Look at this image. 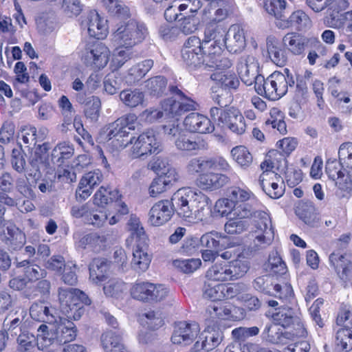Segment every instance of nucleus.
<instances>
[{"label":"nucleus","instance_id":"nucleus-8","mask_svg":"<svg viewBox=\"0 0 352 352\" xmlns=\"http://www.w3.org/2000/svg\"><path fill=\"white\" fill-rule=\"evenodd\" d=\"M254 215L258 217L259 220L255 223L256 230L252 233L254 239L251 248L256 251L265 248L270 243L273 237V230L270 217L266 212L258 211L254 212Z\"/></svg>","mask_w":352,"mask_h":352},{"label":"nucleus","instance_id":"nucleus-6","mask_svg":"<svg viewBox=\"0 0 352 352\" xmlns=\"http://www.w3.org/2000/svg\"><path fill=\"white\" fill-rule=\"evenodd\" d=\"M163 150L162 144L158 134L153 129L144 131L136 138L131 148V155L133 158H138L146 155H157Z\"/></svg>","mask_w":352,"mask_h":352},{"label":"nucleus","instance_id":"nucleus-48","mask_svg":"<svg viewBox=\"0 0 352 352\" xmlns=\"http://www.w3.org/2000/svg\"><path fill=\"white\" fill-rule=\"evenodd\" d=\"M167 80L162 76L151 78L144 82L146 91L153 96H161L166 89Z\"/></svg>","mask_w":352,"mask_h":352},{"label":"nucleus","instance_id":"nucleus-38","mask_svg":"<svg viewBox=\"0 0 352 352\" xmlns=\"http://www.w3.org/2000/svg\"><path fill=\"white\" fill-rule=\"evenodd\" d=\"M151 258L148 254L146 247L140 246L137 243L135 249L133 252L131 266L138 272H145L150 265Z\"/></svg>","mask_w":352,"mask_h":352},{"label":"nucleus","instance_id":"nucleus-44","mask_svg":"<svg viewBox=\"0 0 352 352\" xmlns=\"http://www.w3.org/2000/svg\"><path fill=\"white\" fill-rule=\"evenodd\" d=\"M206 54L201 52L190 50H182V58L184 63L190 69H194L201 65L206 67Z\"/></svg>","mask_w":352,"mask_h":352},{"label":"nucleus","instance_id":"nucleus-26","mask_svg":"<svg viewBox=\"0 0 352 352\" xmlns=\"http://www.w3.org/2000/svg\"><path fill=\"white\" fill-rule=\"evenodd\" d=\"M103 176L100 170H96L86 173L80 179L76 195L77 197L85 199L91 195L94 186L98 185Z\"/></svg>","mask_w":352,"mask_h":352},{"label":"nucleus","instance_id":"nucleus-52","mask_svg":"<svg viewBox=\"0 0 352 352\" xmlns=\"http://www.w3.org/2000/svg\"><path fill=\"white\" fill-rule=\"evenodd\" d=\"M254 89L258 95L269 100H274V87L270 75L267 78H265L262 75H259L256 78Z\"/></svg>","mask_w":352,"mask_h":352},{"label":"nucleus","instance_id":"nucleus-10","mask_svg":"<svg viewBox=\"0 0 352 352\" xmlns=\"http://www.w3.org/2000/svg\"><path fill=\"white\" fill-rule=\"evenodd\" d=\"M76 288L58 289V300L60 311L67 318L78 320L83 315L85 309L82 306L78 305V300L76 292L73 291Z\"/></svg>","mask_w":352,"mask_h":352},{"label":"nucleus","instance_id":"nucleus-21","mask_svg":"<svg viewBox=\"0 0 352 352\" xmlns=\"http://www.w3.org/2000/svg\"><path fill=\"white\" fill-rule=\"evenodd\" d=\"M284 72V73L274 72L270 74L274 87V100H278L285 96L288 91V88L294 87L295 84L294 77L289 73V69H285Z\"/></svg>","mask_w":352,"mask_h":352},{"label":"nucleus","instance_id":"nucleus-35","mask_svg":"<svg viewBox=\"0 0 352 352\" xmlns=\"http://www.w3.org/2000/svg\"><path fill=\"white\" fill-rule=\"evenodd\" d=\"M14 187V179L8 171H3L0 175V203L8 206H14L15 200L8 195Z\"/></svg>","mask_w":352,"mask_h":352},{"label":"nucleus","instance_id":"nucleus-64","mask_svg":"<svg viewBox=\"0 0 352 352\" xmlns=\"http://www.w3.org/2000/svg\"><path fill=\"white\" fill-rule=\"evenodd\" d=\"M18 350L21 352H32L37 345L36 337L30 331L17 336Z\"/></svg>","mask_w":352,"mask_h":352},{"label":"nucleus","instance_id":"nucleus-13","mask_svg":"<svg viewBox=\"0 0 352 352\" xmlns=\"http://www.w3.org/2000/svg\"><path fill=\"white\" fill-rule=\"evenodd\" d=\"M174 212L171 200H160L154 204L150 209L148 222L153 226H161L171 219Z\"/></svg>","mask_w":352,"mask_h":352},{"label":"nucleus","instance_id":"nucleus-43","mask_svg":"<svg viewBox=\"0 0 352 352\" xmlns=\"http://www.w3.org/2000/svg\"><path fill=\"white\" fill-rule=\"evenodd\" d=\"M222 339V333L219 330L204 331L199 338L200 349L206 351H211L221 343Z\"/></svg>","mask_w":352,"mask_h":352},{"label":"nucleus","instance_id":"nucleus-41","mask_svg":"<svg viewBox=\"0 0 352 352\" xmlns=\"http://www.w3.org/2000/svg\"><path fill=\"white\" fill-rule=\"evenodd\" d=\"M73 145L65 142L56 145L52 150L51 160L54 165L61 166L65 160H68L74 155Z\"/></svg>","mask_w":352,"mask_h":352},{"label":"nucleus","instance_id":"nucleus-5","mask_svg":"<svg viewBox=\"0 0 352 352\" xmlns=\"http://www.w3.org/2000/svg\"><path fill=\"white\" fill-rule=\"evenodd\" d=\"M210 116L219 126L227 127L236 134H242L245 131L244 117L233 107L228 109L210 108Z\"/></svg>","mask_w":352,"mask_h":352},{"label":"nucleus","instance_id":"nucleus-55","mask_svg":"<svg viewBox=\"0 0 352 352\" xmlns=\"http://www.w3.org/2000/svg\"><path fill=\"white\" fill-rule=\"evenodd\" d=\"M153 66V61L151 59H146L137 63L129 70L130 81L135 82L139 81L144 77Z\"/></svg>","mask_w":352,"mask_h":352},{"label":"nucleus","instance_id":"nucleus-60","mask_svg":"<svg viewBox=\"0 0 352 352\" xmlns=\"http://www.w3.org/2000/svg\"><path fill=\"white\" fill-rule=\"evenodd\" d=\"M127 230L130 232L133 239H135L136 242L144 243L146 236L140 219L135 215H131L126 224Z\"/></svg>","mask_w":352,"mask_h":352},{"label":"nucleus","instance_id":"nucleus-56","mask_svg":"<svg viewBox=\"0 0 352 352\" xmlns=\"http://www.w3.org/2000/svg\"><path fill=\"white\" fill-rule=\"evenodd\" d=\"M247 217H233L229 218L224 225V230L228 234H240L247 230L248 223L244 219Z\"/></svg>","mask_w":352,"mask_h":352},{"label":"nucleus","instance_id":"nucleus-23","mask_svg":"<svg viewBox=\"0 0 352 352\" xmlns=\"http://www.w3.org/2000/svg\"><path fill=\"white\" fill-rule=\"evenodd\" d=\"M230 182V178L225 174L212 171L199 174L197 186L204 190H216L221 188Z\"/></svg>","mask_w":352,"mask_h":352},{"label":"nucleus","instance_id":"nucleus-17","mask_svg":"<svg viewBox=\"0 0 352 352\" xmlns=\"http://www.w3.org/2000/svg\"><path fill=\"white\" fill-rule=\"evenodd\" d=\"M82 25L87 28L90 36L97 39H102L107 34V21L100 17L95 10L90 11L88 13L86 19L82 21Z\"/></svg>","mask_w":352,"mask_h":352},{"label":"nucleus","instance_id":"nucleus-61","mask_svg":"<svg viewBox=\"0 0 352 352\" xmlns=\"http://www.w3.org/2000/svg\"><path fill=\"white\" fill-rule=\"evenodd\" d=\"M265 9L270 14L274 15L276 19L285 21L286 1L285 0H266Z\"/></svg>","mask_w":352,"mask_h":352},{"label":"nucleus","instance_id":"nucleus-3","mask_svg":"<svg viewBox=\"0 0 352 352\" xmlns=\"http://www.w3.org/2000/svg\"><path fill=\"white\" fill-rule=\"evenodd\" d=\"M250 263L240 259L230 262L216 263L206 272V276L208 280L229 281L243 277L249 270Z\"/></svg>","mask_w":352,"mask_h":352},{"label":"nucleus","instance_id":"nucleus-20","mask_svg":"<svg viewBox=\"0 0 352 352\" xmlns=\"http://www.w3.org/2000/svg\"><path fill=\"white\" fill-rule=\"evenodd\" d=\"M329 260L331 266L344 283L350 280L352 273V262L346 254L333 252L330 254Z\"/></svg>","mask_w":352,"mask_h":352},{"label":"nucleus","instance_id":"nucleus-29","mask_svg":"<svg viewBox=\"0 0 352 352\" xmlns=\"http://www.w3.org/2000/svg\"><path fill=\"white\" fill-rule=\"evenodd\" d=\"M16 267L19 270V272L23 274L24 277L28 282L38 280L47 276V272L45 269L41 268L29 259H24L21 261L16 259Z\"/></svg>","mask_w":352,"mask_h":352},{"label":"nucleus","instance_id":"nucleus-40","mask_svg":"<svg viewBox=\"0 0 352 352\" xmlns=\"http://www.w3.org/2000/svg\"><path fill=\"white\" fill-rule=\"evenodd\" d=\"M229 289H230L227 288L226 285L214 284L208 280L203 286V296L212 301H220L223 299L225 296H229L228 294L226 295L224 294L226 291Z\"/></svg>","mask_w":352,"mask_h":352},{"label":"nucleus","instance_id":"nucleus-54","mask_svg":"<svg viewBox=\"0 0 352 352\" xmlns=\"http://www.w3.org/2000/svg\"><path fill=\"white\" fill-rule=\"evenodd\" d=\"M200 24L198 16L192 14H182L178 19L179 30L184 34H190L195 32Z\"/></svg>","mask_w":352,"mask_h":352},{"label":"nucleus","instance_id":"nucleus-36","mask_svg":"<svg viewBox=\"0 0 352 352\" xmlns=\"http://www.w3.org/2000/svg\"><path fill=\"white\" fill-rule=\"evenodd\" d=\"M108 236L109 234L100 235L97 232L85 234L79 239L78 247L82 249L91 248L94 252H100L104 248Z\"/></svg>","mask_w":352,"mask_h":352},{"label":"nucleus","instance_id":"nucleus-58","mask_svg":"<svg viewBox=\"0 0 352 352\" xmlns=\"http://www.w3.org/2000/svg\"><path fill=\"white\" fill-rule=\"evenodd\" d=\"M233 160L241 167L246 168L252 163V155L244 146H238L231 150Z\"/></svg>","mask_w":352,"mask_h":352},{"label":"nucleus","instance_id":"nucleus-42","mask_svg":"<svg viewBox=\"0 0 352 352\" xmlns=\"http://www.w3.org/2000/svg\"><path fill=\"white\" fill-rule=\"evenodd\" d=\"M155 284L149 282L137 283L132 287L131 294L133 298L143 301L152 302V292L154 291Z\"/></svg>","mask_w":352,"mask_h":352},{"label":"nucleus","instance_id":"nucleus-30","mask_svg":"<svg viewBox=\"0 0 352 352\" xmlns=\"http://www.w3.org/2000/svg\"><path fill=\"white\" fill-rule=\"evenodd\" d=\"M309 43H311V38L296 32L287 33L283 38L284 47L294 55L302 54Z\"/></svg>","mask_w":352,"mask_h":352},{"label":"nucleus","instance_id":"nucleus-9","mask_svg":"<svg viewBox=\"0 0 352 352\" xmlns=\"http://www.w3.org/2000/svg\"><path fill=\"white\" fill-rule=\"evenodd\" d=\"M230 169V164L221 157H197L190 160L186 165V170L190 174H201L206 170L227 172Z\"/></svg>","mask_w":352,"mask_h":352},{"label":"nucleus","instance_id":"nucleus-59","mask_svg":"<svg viewBox=\"0 0 352 352\" xmlns=\"http://www.w3.org/2000/svg\"><path fill=\"white\" fill-rule=\"evenodd\" d=\"M287 25L298 30H304L311 27V21L309 16L302 10L294 12L289 17Z\"/></svg>","mask_w":352,"mask_h":352},{"label":"nucleus","instance_id":"nucleus-31","mask_svg":"<svg viewBox=\"0 0 352 352\" xmlns=\"http://www.w3.org/2000/svg\"><path fill=\"white\" fill-rule=\"evenodd\" d=\"M176 147L184 151H204L208 148V144L206 140L201 137L191 138L182 133L175 140Z\"/></svg>","mask_w":352,"mask_h":352},{"label":"nucleus","instance_id":"nucleus-47","mask_svg":"<svg viewBox=\"0 0 352 352\" xmlns=\"http://www.w3.org/2000/svg\"><path fill=\"white\" fill-rule=\"evenodd\" d=\"M297 214L306 224L314 227L318 222V213L311 202L302 204L297 210Z\"/></svg>","mask_w":352,"mask_h":352},{"label":"nucleus","instance_id":"nucleus-25","mask_svg":"<svg viewBox=\"0 0 352 352\" xmlns=\"http://www.w3.org/2000/svg\"><path fill=\"white\" fill-rule=\"evenodd\" d=\"M69 318H59L55 319L56 329V343L65 344L74 340L77 336V328Z\"/></svg>","mask_w":352,"mask_h":352},{"label":"nucleus","instance_id":"nucleus-24","mask_svg":"<svg viewBox=\"0 0 352 352\" xmlns=\"http://www.w3.org/2000/svg\"><path fill=\"white\" fill-rule=\"evenodd\" d=\"M238 70L241 80L248 86L254 85L258 74V64L252 56H243L240 59Z\"/></svg>","mask_w":352,"mask_h":352},{"label":"nucleus","instance_id":"nucleus-22","mask_svg":"<svg viewBox=\"0 0 352 352\" xmlns=\"http://www.w3.org/2000/svg\"><path fill=\"white\" fill-rule=\"evenodd\" d=\"M0 237L6 245L13 250L20 249L25 243V234L12 223L0 227Z\"/></svg>","mask_w":352,"mask_h":352},{"label":"nucleus","instance_id":"nucleus-50","mask_svg":"<svg viewBox=\"0 0 352 352\" xmlns=\"http://www.w3.org/2000/svg\"><path fill=\"white\" fill-rule=\"evenodd\" d=\"M336 349L339 351L352 350V330L349 328H340L336 336Z\"/></svg>","mask_w":352,"mask_h":352},{"label":"nucleus","instance_id":"nucleus-37","mask_svg":"<svg viewBox=\"0 0 352 352\" xmlns=\"http://www.w3.org/2000/svg\"><path fill=\"white\" fill-rule=\"evenodd\" d=\"M54 312V309L44 302H34L30 308V315L32 319L48 323L54 322L55 320Z\"/></svg>","mask_w":352,"mask_h":352},{"label":"nucleus","instance_id":"nucleus-4","mask_svg":"<svg viewBox=\"0 0 352 352\" xmlns=\"http://www.w3.org/2000/svg\"><path fill=\"white\" fill-rule=\"evenodd\" d=\"M169 91L175 96L164 99L161 102L164 115L170 118L180 116L187 111L196 110L198 104L187 96L177 86L170 85Z\"/></svg>","mask_w":352,"mask_h":352},{"label":"nucleus","instance_id":"nucleus-16","mask_svg":"<svg viewBox=\"0 0 352 352\" xmlns=\"http://www.w3.org/2000/svg\"><path fill=\"white\" fill-rule=\"evenodd\" d=\"M223 45L230 53L236 54L242 52L246 45L243 27L239 24L231 25L226 34Z\"/></svg>","mask_w":352,"mask_h":352},{"label":"nucleus","instance_id":"nucleus-63","mask_svg":"<svg viewBox=\"0 0 352 352\" xmlns=\"http://www.w3.org/2000/svg\"><path fill=\"white\" fill-rule=\"evenodd\" d=\"M338 156L342 167L352 174V142L342 143L339 148Z\"/></svg>","mask_w":352,"mask_h":352},{"label":"nucleus","instance_id":"nucleus-62","mask_svg":"<svg viewBox=\"0 0 352 352\" xmlns=\"http://www.w3.org/2000/svg\"><path fill=\"white\" fill-rule=\"evenodd\" d=\"M47 149V145L43 144L42 146H39L32 155L30 159V164L33 168L34 175H36V172H39L42 167L46 166L45 160Z\"/></svg>","mask_w":352,"mask_h":352},{"label":"nucleus","instance_id":"nucleus-33","mask_svg":"<svg viewBox=\"0 0 352 352\" xmlns=\"http://www.w3.org/2000/svg\"><path fill=\"white\" fill-rule=\"evenodd\" d=\"M56 329L55 322L41 324L37 329V346L39 349L43 350L54 343H56Z\"/></svg>","mask_w":352,"mask_h":352},{"label":"nucleus","instance_id":"nucleus-49","mask_svg":"<svg viewBox=\"0 0 352 352\" xmlns=\"http://www.w3.org/2000/svg\"><path fill=\"white\" fill-rule=\"evenodd\" d=\"M267 52L272 61L277 66H284L287 60L285 51L279 43L274 41H267Z\"/></svg>","mask_w":352,"mask_h":352},{"label":"nucleus","instance_id":"nucleus-28","mask_svg":"<svg viewBox=\"0 0 352 352\" xmlns=\"http://www.w3.org/2000/svg\"><path fill=\"white\" fill-rule=\"evenodd\" d=\"M294 336L291 332L283 331L276 323L266 324L262 333L263 339L273 344H287Z\"/></svg>","mask_w":352,"mask_h":352},{"label":"nucleus","instance_id":"nucleus-34","mask_svg":"<svg viewBox=\"0 0 352 352\" xmlns=\"http://www.w3.org/2000/svg\"><path fill=\"white\" fill-rule=\"evenodd\" d=\"M101 344L104 352H130L124 345L121 336L108 331L100 337Z\"/></svg>","mask_w":352,"mask_h":352},{"label":"nucleus","instance_id":"nucleus-7","mask_svg":"<svg viewBox=\"0 0 352 352\" xmlns=\"http://www.w3.org/2000/svg\"><path fill=\"white\" fill-rule=\"evenodd\" d=\"M272 318L276 324L284 328L292 327L293 330L290 332L296 337H305L307 334L297 311L289 307L287 304L280 305L276 311L273 314Z\"/></svg>","mask_w":352,"mask_h":352},{"label":"nucleus","instance_id":"nucleus-46","mask_svg":"<svg viewBox=\"0 0 352 352\" xmlns=\"http://www.w3.org/2000/svg\"><path fill=\"white\" fill-rule=\"evenodd\" d=\"M120 98L121 101L129 108H135L142 104L144 99V94L139 89H125L120 92Z\"/></svg>","mask_w":352,"mask_h":352},{"label":"nucleus","instance_id":"nucleus-1","mask_svg":"<svg viewBox=\"0 0 352 352\" xmlns=\"http://www.w3.org/2000/svg\"><path fill=\"white\" fill-rule=\"evenodd\" d=\"M211 201L198 190L182 188L171 197V205L176 214L189 223L201 221L210 212Z\"/></svg>","mask_w":352,"mask_h":352},{"label":"nucleus","instance_id":"nucleus-27","mask_svg":"<svg viewBox=\"0 0 352 352\" xmlns=\"http://www.w3.org/2000/svg\"><path fill=\"white\" fill-rule=\"evenodd\" d=\"M111 261L104 258H95L89 265V278L95 284L107 280L110 275Z\"/></svg>","mask_w":352,"mask_h":352},{"label":"nucleus","instance_id":"nucleus-18","mask_svg":"<svg viewBox=\"0 0 352 352\" xmlns=\"http://www.w3.org/2000/svg\"><path fill=\"white\" fill-rule=\"evenodd\" d=\"M186 129L192 133L203 134L214 131V126L211 120L206 116L199 113H190L184 120Z\"/></svg>","mask_w":352,"mask_h":352},{"label":"nucleus","instance_id":"nucleus-53","mask_svg":"<svg viewBox=\"0 0 352 352\" xmlns=\"http://www.w3.org/2000/svg\"><path fill=\"white\" fill-rule=\"evenodd\" d=\"M120 197L118 190H109L101 186L94 195V202L98 206L104 207L109 203L118 199Z\"/></svg>","mask_w":352,"mask_h":352},{"label":"nucleus","instance_id":"nucleus-15","mask_svg":"<svg viewBox=\"0 0 352 352\" xmlns=\"http://www.w3.org/2000/svg\"><path fill=\"white\" fill-rule=\"evenodd\" d=\"M214 208L222 217L232 214L233 217H250L253 213L252 207L248 204L236 205L229 196L217 200Z\"/></svg>","mask_w":352,"mask_h":352},{"label":"nucleus","instance_id":"nucleus-11","mask_svg":"<svg viewBox=\"0 0 352 352\" xmlns=\"http://www.w3.org/2000/svg\"><path fill=\"white\" fill-rule=\"evenodd\" d=\"M226 36V30L222 25L210 21L204 31V46L208 47L209 55L221 53Z\"/></svg>","mask_w":352,"mask_h":352},{"label":"nucleus","instance_id":"nucleus-19","mask_svg":"<svg viewBox=\"0 0 352 352\" xmlns=\"http://www.w3.org/2000/svg\"><path fill=\"white\" fill-rule=\"evenodd\" d=\"M198 331V325L197 324L179 322L175 327L171 340L175 344L187 345L191 343L197 337Z\"/></svg>","mask_w":352,"mask_h":352},{"label":"nucleus","instance_id":"nucleus-2","mask_svg":"<svg viewBox=\"0 0 352 352\" xmlns=\"http://www.w3.org/2000/svg\"><path fill=\"white\" fill-rule=\"evenodd\" d=\"M148 34L147 28L142 23L130 20L120 26L111 36V42L115 47L131 48L142 42Z\"/></svg>","mask_w":352,"mask_h":352},{"label":"nucleus","instance_id":"nucleus-39","mask_svg":"<svg viewBox=\"0 0 352 352\" xmlns=\"http://www.w3.org/2000/svg\"><path fill=\"white\" fill-rule=\"evenodd\" d=\"M327 23L331 25H336L340 20V12L346 10L349 6L347 0H328Z\"/></svg>","mask_w":352,"mask_h":352},{"label":"nucleus","instance_id":"nucleus-45","mask_svg":"<svg viewBox=\"0 0 352 352\" xmlns=\"http://www.w3.org/2000/svg\"><path fill=\"white\" fill-rule=\"evenodd\" d=\"M270 295L278 298L283 304L291 303L294 300L292 287L287 282L274 283Z\"/></svg>","mask_w":352,"mask_h":352},{"label":"nucleus","instance_id":"nucleus-51","mask_svg":"<svg viewBox=\"0 0 352 352\" xmlns=\"http://www.w3.org/2000/svg\"><path fill=\"white\" fill-rule=\"evenodd\" d=\"M102 6L112 15L124 19L130 15L129 8L119 0H100Z\"/></svg>","mask_w":352,"mask_h":352},{"label":"nucleus","instance_id":"nucleus-32","mask_svg":"<svg viewBox=\"0 0 352 352\" xmlns=\"http://www.w3.org/2000/svg\"><path fill=\"white\" fill-rule=\"evenodd\" d=\"M202 246L209 250H217L219 248L234 247L235 243L230 241V238L217 232H208L202 235L200 239Z\"/></svg>","mask_w":352,"mask_h":352},{"label":"nucleus","instance_id":"nucleus-57","mask_svg":"<svg viewBox=\"0 0 352 352\" xmlns=\"http://www.w3.org/2000/svg\"><path fill=\"white\" fill-rule=\"evenodd\" d=\"M212 80L216 81L218 85L225 89H236L239 81L234 74L229 72H218L211 75Z\"/></svg>","mask_w":352,"mask_h":352},{"label":"nucleus","instance_id":"nucleus-14","mask_svg":"<svg viewBox=\"0 0 352 352\" xmlns=\"http://www.w3.org/2000/svg\"><path fill=\"white\" fill-rule=\"evenodd\" d=\"M207 312L212 318L241 320L245 317L243 309L219 302L209 305L207 307Z\"/></svg>","mask_w":352,"mask_h":352},{"label":"nucleus","instance_id":"nucleus-12","mask_svg":"<svg viewBox=\"0 0 352 352\" xmlns=\"http://www.w3.org/2000/svg\"><path fill=\"white\" fill-rule=\"evenodd\" d=\"M109 56L110 52L104 45L96 43L85 47L82 60L87 66L101 69L107 65Z\"/></svg>","mask_w":352,"mask_h":352}]
</instances>
